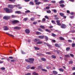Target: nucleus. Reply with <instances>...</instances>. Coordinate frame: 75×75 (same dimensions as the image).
Returning <instances> with one entry per match:
<instances>
[{
    "label": "nucleus",
    "mask_w": 75,
    "mask_h": 75,
    "mask_svg": "<svg viewBox=\"0 0 75 75\" xmlns=\"http://www.w3.org/2000/svg\"><path fill=\"white\" fill-rule=\"evenodd\" d=\"M34 61V59L32 58L25 59V61L26 62H30V63H33V61Z\"/></svg>",
    "instance_id": "f257e3e1"
},
{
    "label": "nucleus",
    "mask_w": 75,
    "mask_h": 75,
    "mask_svg": "<svg viewBox=\"0 0 75 75\" xmlns=\"http://www.w3.org/2000/svg\"><path fill=\"white\" fill-rule=\"evenodd\" d=\"M4 10L6 12L8 13H12L13 11L11 9H9L8 8H4Z\"/></svg>",
    "instance_id": "f03ea898"
},
{
    "label": "nucleus",
    "mask_w": 75,
    "mask_h": 75,
    "mask_svg": "<svg viewBox=\"0 0 75 75\" xmlns=\"http://www.w3.org/2000/svg\"><path fill=\"white\" fill-rule=\"evenodd\" d=\"M7 7L10 8H14V6L11 5H8Z\"/></svg>",
    "instance_id": "7ed1b4c3"
},
{
    "label": "nucleus",
    "mask_w": 75,
    "mask_h": 75,
    "mask_svg": "<svg viewBox=\"0 0 75 75\" xmlns=\"http://www.w3.org/2000/svg\"><path fill=\"white\" fill-rule=\"evenodd\" d=\"M10 18V17L7 16H5L3 17L4 19L5 20H8V19H9Z\"/></svg>",
    "instance_id": "20e7f679"
},
{
    "label": "nucleus",
    "mask_w": 75,
    "mask_h": 75,
    "mask_svg": "<svg viewBox=\"0 0 75 75\" xmlns=\"http://www.w3.org/2000/svg\"><path fill=\"white\" fill-rule=\"evenodd\" d=\"M25 32L26 33H27V34H29L30 32V31L29 29H27L25 30Z\"/></svg>",
    "instance_id": "39448f33"
},
{
    "label": "nucleus",
    "mask_w": 75,
    "mask_h": 75,
    "mask_svg": "<svg viewBox=\"0 0 75 75\" xmlns=\"http://www.w3.org/2000/svg\"><path fill=\"white\" fill-rule=\"evenodd\" d=\"M56 22L57 23V25H61V23H60V21H59V20H57L56 21Z\"/></svg>",
    "instance_id": "423d86ee"
},
{
    "label": "nucleus",
    "mask_w": 75,
    "mask_h": 75,
    "mask_svg": "<svg viewBox=\"0 0 75 75\" xmlns=\"http://www.w3.org/2000/svg\"><path fill=\"white\" fill-rule=\"evenodd\" d=\"M61 27L62 28H65L67 27V26L64 24H63L61 25Z\"/></svg>",
    "instance_id": "0eeeda50"
},
{
    "label": "nucleus",
    "mask_w": 75,
    "mask_h": 75,
    "mask_svg": "<svg viewBox=\"0 0 75 75\" xmlns=\"http://www.w3.org/2000/svg\"><path fill=\"white\" fill-rule=\"evenodd\" d=\"M12 23H13L14 24H16V23H18V21L17 20H14L12 21Z\"/></svg>",
    "instance_id": "6e6552de"
},
{
    "label": "nucleus",
    "mask_w": 75,
    "mask_h": 75,
    "mask_svg": "<svg viewBox=\"0 0 75 75\" xmlns=\"http://www.w3.org/2000/svg\"><path fill=\"white\" fill-rule=\"evenodd\" d=\"M4 30H5V31H6L7 30H8V28L7 26H4Z\"/></svg>",
    "instance_id": "1a4fd4ad"
},
{
    "label": "nucleus",
    "mask_w": 75,
    "mask_h": 75,
    "mask_svg": "<svg viewBox=\"0 0 75 75\" xmlns=\"http://www.w3.org/2000/svg\"><path fill=\"white\" fill-rule=\"evenodd\" d=\"M42 67V66L41 65L38 66L37 67V69L38 70H40Z\"/></svg>",
    "instance_id": "9d476101"
},
{
    "label": "nucleus",
    "mask_w": 75,
    "mask_h": 75,
    "mask_svg": "<svg viewBox=\"0 0 75 75\" xmlns=\"http://www.w3.org/2000/svg\"><path fill=\"white\" fill-rule=\"evenodd\" d=\"M38 38H40V39H42L44 38V35H41L38 36Z\"/></svg>",
    "instance_id": "9b49d317"
},
{
    "label": "nucleus",
    "mask_w": 75,
    "mask_h": 75,
    "mask_svg": "<svg viewBox=\"0 0 75 75\" xmlns=\"http://www.w3.org/2000/svg\"><path fill=\"white\" fill-rule=\"evenodd\" d=\"M53 74H54V75H57V74H58V72L55 71H53Z\"/></svg>",
    "instance_id": "f8f14e48"
},
{
    "label": "nucleus",
    "mask_w": 75,
    "mask_h": 75,
    "mask_svg": "<svg viewBox=\"0 0 75 75\" xmlns=\"http://www.w3.org/2000/svg\"><path fill=\"white\" fill-rule=\"evenodd\" d=\"M6 34H7L8 35H9L10 37H13V38L14 37L13 35L9 34V33H6Z\"/></svg>",
    "instance_id": "ddd939ff"
},
{
    "label": "nucleus",
    "mask_w": 75,
    "mask_h": 75,
    "mask_svg": "<svg viewBox=\"0 0 75 75\" xmlns=\"http://www.w3.org/2000/svg\"><path fill=\"white\" fill-rule=\"evenodd\" d=\"M54 52H57L58 54H60V53H61V52H60V51H59V50L58 51V50H54Z\"/></svg>",
    "instance_id": "4468645a"
},
{
    "label": "nucleus",
    "mask_w": 75,
    "mask_h": 75,
    "mask_svg": "<svg viewBox=\"0 0 75 75\" xmlns=\"http://www.w3.org/2000/svg\"><path fill=\"white\" fill-rule=\"evenodd\" d=\"M64 2V1L61 0L59 2V4H63Z\"/></svg>",
    "instance_id": "2eb2a0df"
},
{
    "label": "nucleus",
    "mask_w": 75,
    "mask_h": 75,
    "mask_svg": "<svg viewBox=\"0 0 75 75\" xmlns=\"http://www.w3.org/2000/svg\"><path fill=\"white\" fill-rule=\"evenodd\" d=\"M59 70L60 71H61V72H64V69L62 68L59 69Z\"/></svg>",
    "instance_id": "dca6fc26"
},
{
    "label": "nucleus",
    "mask_w": 75,
    "mask_h": 75,
    "mask_svg": "<svg viewBox=\"0 0 75 75\" xmlns=\"http://www.w3.org/2000/svg\"><path fill=\"white\" fill-rule=\"evenodd\" d=\"M33 75H38V74L37 73L35 72H34L33 73Z\"/></svg>",
    "instance_id": "f3484780"
},
{
    "label": "nucleus",
    "mask_w": 75,
    "mask_h": 75,
    "mask_svg": "<svg viewBox=\"0 0 75 75\" xmlns=\"http://www.w3.org/2000/svg\"><path fill=\"white\" fill-rule=\"evenodd\" d=\"M40 28H42L43 29H45V28L44 27V26L41 25L40 26Z\"/></svg>",
    "instance_id": "a211bd4d"
},
{
    "label": "nucleus",
    "mask_w": 75,
    "mask_h": 75,
    "mask_svg": "<svg viewBox=\"0 0 75 75\" xmlns=\"http://www.w3.org/2000/svg\"><path fill=\"white\" fill-rule=\"evenodd\" d=\"M45 38L46 40V41H48V38L47 36H45Z\"/></svg>",
    "instance_id": "6ab92c4d"
},
{
    "label": "nucleus",
    "mask_w": 75,
    "mask_h": 75,
    "mask_svg": "<svg viewBox=\"0 0 75 75\" xmlns=\"http://www.w3.org/2000/svg\"><path fill=\"white\" fill-rule=\"evenodd\" d=\"M36 33L37 35H41V33L39 32H36Z\"/></svg>",
    "instance_id": "aec40b11"
},
{
    "label": "nucleus",
    "mask_w": 75,
    "mask_h": 75,
    "mask_svg": "<svg viewBox=\"0 0 75 75\" xmlns=\"http://www.w3.org/2000/svg\"><path fill=\"white\" fill-rule=\"evenodd\" d=\"M11 17L12 18H16V17H17V16L14 15H12Z\"/></svg>",
    "instance_id": "412c9836"
},
{
    "label": "nucleus",
    "mask_w": 75,
    "mask_h": 75,
    "mask_svg": "<svg viewBox=\"0 0 75 75\" xmlns=\"http://www.w3.org/2000/svg\"><path fill=\"white\" fill-rule=\"evenodd\" d=\"M46 45H47V46L49 47V48H50L51 47V45H49V44H48V43H46Z\"/></svg>",
    "instance_id": "4be33fe9"
},
{
    "label": "nucleus",
    "mask_w": 75,
    "mask_h": 75,
    "mask_svg": "<svg viewBox=\"0 0 75 75\" xmlns=\"http://www.w3.org/2000/svg\"><path fill=\"white\" fill-rule=\"evenodd\" d=\"M14 29L15 30H18V29H19V27H14Z\"/></svg>",
    "instance_id": "5701e85b"
},
{
    "label": "nucleus",
    "mask_w": 75,
    "mask_h": 75,
    "mask_svg": "<svg viewBox=\"0 0 75 75\" xmlns=\"http://www.w3.org/2000/svg\"><path fill=\"white\" fill-rule=\"evenodd\" d=\"M60 6L61 7H65V5L64 4H61L60 5Z\"/></svg>",
    "instance_id": "b1692460"
},
{
    "label": "nucleus",
    "mask_w": 75,
    "mask_h": 75,
    "mask_svg": "<svg viewBox=\"0 0 75 75\" xmlns=\"http://www.w3.org/2000/svg\"><path fill=\"white\" fill-rule=\"evenodd\" d=\"M59 38L60 40H64V38L62 37H59Z\"/></svg>",
    "instance_id": "393cba45"
},
{
    "label": "nucleus",
    "mask_w": 75,
    "mask_h": 75,
    "mask_svg": "<svg viewBox=\"0 0 75 75\" xmlns=\"http://www.w3.org/2000/svg\"><path fill=\"white\" fill-rule=\"evenodd\" d=\"M37 44H42V42H39L37 43Z\"/></svg>",
    "instance_id": "a878e982"
},
{
    "label": "nucleus",
    "mask_w": 75,
    "mask_h": 75,
    "mask_svg": "<svg viewBox=\"0 0 75 75\" xmlns=\"http://www.w3.org/2000/svg\"><path fill=\"white\" fill-rule=\"evenodd\" d=\"M41 59L42 60V61H46V59H45L44 58H41Z\"/></svg>",
    "instance_id": "bb28decb"
},
{
    "label": "nucleus",
    "mask_w": 75,
    "mask_h": 75,
    "mask_svg": "<svg viewBox=\"0 0 75 75\" xmlns=\"http://www.w3.org/2000/svg\"><path fill=\"white\" fill-rule=\"evenodd\" d=\"M34 48H35V50H40L39 48L38 47H34Z\"/></svg>",
    "instance_id": "cd10ccee"
},
{
    "label": "nucleus",
    "mask_w": 75,
    "mask_h": 75,
    "mask_svg": "<svg viewBox=\"0 0 75 75\" xmlns=\"http://www.w3.org/2000/svg\"><path fill=\"white\" fill-rule=\"evenodd\" d=\"M2 70V71H4V70H5V68L4 67H1L0 68Z\"/></svg>",
    "instance_id": "c85d7f7f"
},
{
    "label": "nucleus",
    "mask_w": 75,
    "mask_h": 75,
    "mask_svg": "<svg viewBox=\"0 0 75 75\" xmlns=\"http://www.w3.org/2000/svg\"><path fill=\"white\" fill-rule=\"evenodd\" d=\"M35 4H37V5H39V4H41V2H36Z\"/></svg>",
    "instance_id": "c756f323"
},
{
    "label": "nucleus",
    "mask_w": 75,
    "mask_h": 75,
    "mask_svg": "<svg viewBox=\"0 0 75 75\" xmlns=\"http://www.w3.org/2000/svg\"><path fill=\"white\" fill-rule=\"evenodd\" d=\"M41 70L42 71H45V72H47V70L43 69H42Z\"/></svg>",
    "instance_id": "7c9ffc66"
},
{
    "label": "nucleus",
    "mask_w": 75,
    "mask_h": 75,
    "mask_svg": "<svg viewBox=\"0 0 75 75\" xmlns=\"http://www.w3.org/2000/svg\"><path fill=\"white\" fill-rule=\"evenodd\" d=\"M29 4H30V5H34V3L32 1L30 2Z\"/></svg>",
    "instance_id": "2f4dec72"
},
{
    "label": "nucleus",
    "mask_w": 75,
    "mask_h": 75,
    "mask_svg": "<svg viewBox=\"0 0 75 75\" xmlns=\"http://www.w3.org/2000/svg\"><path fill=\"white\" fill-rule=\"evenodd\" d=\"M59 15L61 16H64V13H59Z\"/></svg>",
    "instance_id": "473e14b6"
},
{
    "label": "nucleus",
    "mask_w": 75,
    "mask_h": 75,
    "mask_svg": "<svg viewBox=\"0 0 75 75\" xmlns=\"http://www.w3.org/2000/svg\"><path fill=\"white\" fill-rule=\"evenodd\" d=\"M30 68V66H28L27 67H26V69H28Z\"/></svg>",
    "instance_id": "72a5a7b5"
},
{
    "label": "nucleus",
    "mask_w": 75,
    "mask_h": 75,
    "mask_svg": "<svg viewBox=\"0 0 75 75\" xmlns=\"http://www.w3.org/2000/svg\"><path fill=\"white\" fill-rule=\"evenodd\" d=\"M28 18H25L24 19H23V20L24 21H26L28 20Z\"/></svg>",
    "instance_id": "f704fd0d"
},
{
    "label": "nucleus",
    "mask_w": 75,
    "mask_h": 75,
    "mask_svg": "<svg viewBox=\"0 0 75 75\" xmlns=\"http://www.w3.org/2000/svg\"><path fill=\"white\" fill-rule=\"evenodd\" d=\"M66 51H69L70 50V48L69 47H67L66 49Z\"/></svg>",
    "instance_id": "c9c22d12"
},
{
    "label": "nucleus",
    "mask_w": 75,
    "mask_h": 75,
    "mask_svg": "<svg viewBox=\"0 0 75 75\" xmlns=\"http://www.w3.org/2000/svg\"><path fill=\"white\" fill-rule=\"evenodd\" d=\"M52 57L53 58H56V56L55 55H52Z\"/></svg>",
    "instance_id": "e433bc0d"
},
{
    "label": "nucleus",
    "mask_w": 75,
    "mask_h": 75,
    "mask_svg": "<svg viewBox=\"0 0 75 75\" xmlns=\"http://www.w3.org/2000/svg\"><path fill=\"white\" fill-rule=\"evenodd\" d=\"M30 10H28L25 11V13H30Z\"/></svg>",
    "instance_id": "4c0bfd02"
},
{
    "label": "nucleus",
    "mask_w": 75,
    "mask_h": 75,
    "mask_svg": "<svg viewBox=\"0 0 75 75\" xmlns=\"http://www.w3.org/2000/svg\"><path fill=\"white\" fill-rule=\"evenodd\" d=\"M47 13H51V11H50V10L47 11Z\"/></svg>",
    "instance_id": "58836bf2"
},
{
    "label": "nucleus",
    "mask_w": 75,
    "mask_h": 75,
    "mask_svg": "<svg viewBox=\"0 0 75 75\" xmlns=\"http://www.w3.org/2000/svg\"><path fill=\"white\" fill-rule=\"evenodd\" d=\"M46 31H47V32H48V33H51V31H50V30L48 29H46Z\"/></svg>",
    "instance_id": "ea45409f"
},
{
    "label": "nucleus",
    "mask_w": 75,
    "mask_h": 75,
    "mask_svg": "<svg viewBox=\"0 0 75 75\" xmlns=\"http://www.w3.org/2000/svg\"><path fill=\"white\" fill-rule=\"evenodd\" d=\"M46 31H47V32H48V33H51V31H50V30L48 29H46Z\"/></svg>",
    "instance_id": "a19ab883"
},
{
    "label": "nucleus",
    "mask_w": 75,
    "mask_h": 75,
    "mask_svg": "<svg viewBox=\"0 0 75 75\" xmlns=\"http://www.w3.org/2000/svg\"><path fill=\"white\" fill-rule=\"evenodd\" d=\"M46 54H48V55H51V53L50 52H46Z\"/></svg>",
    "instance_id": "79ce46f5"
},
{
    "label": "nucleus",
    "mask_w": 75,
    "mask_h": 75,
    "mask_svg": "<svg viewBox=\"0 0 75 75\" xmlns=\"http://www.w3.org/2000/svg\"><path fill=\"white\" fill-rule=\"evenodd\" d=\"M52 23H53L54 24H55V21L54 20H52Z\"/></svg>",
    "instance_id": "37998d69"
},
{
    "label": "nucleus",
    "mask_w": 75,
    "mask_h": 75,
    "mask_svg": "<svg viewBox=\"0 0 75 75\" xmlns=\"http://www.w3.org/2000/svg\"><path fill=\"white\" fill-rule=\"evenodd\" d=\"M69 64H73V62H72V61H70L69 62Z\"/></svg>",
    "instance_id": "c03bdc74"
},
{
    "label": "nucleus",
    "mask_w": 75,
    "mask_h": 75,
    "mask_svg": "<svg viewBox=\"0 0 75 75\" xmlns=\"http://www.w3.org/2000/svg\"><path fill=\"white\" fill-rule=\"evenodd\" d=\"M65 57H68V58H69V55L68 54H66L65 55Z\"/></svg>",
    "instance_id": "a18cd8bd"
},
{
    "label": "nucleus",
    "mask_w": 75,
    "mask_h": 75,
    "mask_svg": "<svg viewBox=\"0 0 75 75\" xmlns=\"http://www.w3.org/2000/svg\"><path fill=\"white\" fill-rule=\"evenodd\" d=\"M55 46L57 47H59V45H58V44H55Z\"/></svg>",
    "instance_id": "49530a36"
},
{
    "label": "nucleus",
    "mask_w": 75,
    "mask_h": 75,
    "mask_svg": "<svg viewBox=\"0 0 75 75\" xmlns=\"http://www.w3.org/2000/svg\"><path fill=\"white\" fill-rule=\"evenodd\" d=\"M21 52L22 54H25V52H23V50H21Z\"/></svg>",
    "instance_id": "de8ad7c7"
},
{
    "label": "nucleus",
    "mask_w": 75,
    "mask_h": 75,
    "mask_svg": "<svg viewBox=\"0 0 75 75\" xmlns=\"http://www.w3.org/2000/svg\"><path fill=\"white\" fill-rule=\"evenodd\" d=\"M42 21V22H45V18H43Z\"/></svg>",
    "instance_id": "09e8293b"
},
{
    "label": "nucleus",
    "mask_w": 75,
    "mask_h": 75,
    "mask_svg": "<svg viewBox=\"0 0 75 75\" xmlns=\"http://www.w3.org/2000/svg\"><path fill=\"white\" fill-rule=\"evenodd\" d=\"M52 36H53V37H55V36H56V35H55L54 33H52Z\"/></svg>",
    "instance_id": "8fccbe9b"
},
{
    "label": "nucleus",
    "mask_w": 75,
    "mask_h": 75,
    "mask_svg": "<svg viewBox=\"0 0 75 75\" xmlns=\"http://www.w3.org/2000/svg\"><path fill=\"white\" fill-rule=\"evenodd\" d=\"M51 2L52 3H55L56 2L55 1H51Z\"/></svg>",
    "instance_id": "3c124183"
},
{
    "label": "nucleus",
    "mask_w": 75,
    "mask_h": 75,
    "mask_svg": "<svg viewBox=\"0 0 75 75\" xmlns=\"http://www.w3.org/2000/svg\"><path fill=\"white\" fill-rule=\"evenodd\" d=\"M31 21H34V18H30Z\"/></svg>",
    "instance_id": "603ef678"
},
{
    "label": "nucleus",
    "mask_w": 75,
    "mask_h": 75,
    "mask_svg": "<svg viewBox=\"0 0 75 75\" xmlns=\"http://www.w3.org/2000/svg\"><path fill=\"white\" fill-rule=\"evenodd\" d=\"M50 8L49 6H47L46 7V9L48 10V9H50Z\"/></svg>",
    "instance_id": "864d4df0"
},
{
    "label": "nucleus",
    "mask_w": 75,
    "mask_h": 75,
    "mask_svg": "<svg viewBox=\"0 0 75 75\" xmlns=\"http://www.w3.org/2000/svg\"><path fill=\"white\" fill-rule=\"evenodd\" d=\"M53 11H54V13H57V10L56 9H53Z\"/></svg>",
    "instance_id": "5fc2aeb1"
},
{
    "label": "nucleus",
    "mask_w": 75,
    "mask_h": 75,
    "mask_svg": "<svg viewBox=\"0 0 75 75\" xmlns=\"http://www.w3.org/2000/svg\"><path fill=\"white\" fill-rule=\"evenodd\" d=\"M15 13L16 14H19V11H16L15 12Z\"/></svg>",
    "instance_id": "6e6d98bb"
},
{
    "label": "nucleus",
    "mask_w": 75,
    "mask_h": 75,
    "mask_svg": "<svg viewBox=\"0 0 75 75\" xmlns=\"http://www.w3.org/2000/svg\"><path fill=\"white\" fill-rule=\"evenodd\" d=\"M45 17L46 18H47V19H49V18H48V17L47 16H45Z\"/></svg>",
    "instance_id": "4d7b16f0"
},
{
    "label": "nucleus",
    "mask_w": 75,
    "mask_h": 75,
    "mask_svg": "<svg viewBox=\"0 0 75 75\" xmlns=\"http://www.w3.org/2000/svg\"><path fill=\"white\" fill-rule=\"evenodd\" d=\"M31 69H35V67H32L31 68Z\"/></svg>",
    "instance_id": "13d9d810"
},
{
    "label": "nucleus",
    "mask_w": 75,
    "mask_h": 75,
    "mask_svg": "<svg viewBox=\"0 0 75 75\" xmlns=\"http://www.w3.org/2000/svg\"><path fill=\"white\" fill-rule=\"evenodd\" d=\"M38 23L37 22H34L33 23V24H37Z\"/></svg>",
    "instance_id": "bf43d9fd"
},
{
    "label": "nucleus",
    "mask_w": 75,
    "mask_h": 75,
    "mask_svg": "<svg viewBox=\"0 0 75 75\" xmlns=\"http://www.w3.org/2000/svg\"><path fill=\"white\" fill-rule=\"evenodd\" d=\"M42 55V54L41 53H38L37 54V55L38 56H40V55Z\"/></svg>",
    "instance_id": "052dcab7"
},
{
    "label": "nucleus",
    "mask_w": 75,
    "mask_h": 75,
    "mask_svg": "<svg viewBox=\"0 0 75 75\" xmlns=\"http://www.w3.org/2000/svg\"><path fill=\"white\" fill-rule=\"evenodd\" d=\"M67 13H68V14H69V13H70V11L69 10H67Z\"/></svg>",
    "instance_id": "680f3d73"
},
{
    "label": "nucleus",
    "mask_w": 75,
    "mask_h": 75,
    "mask_svg": "<svg viewBox=\"0 0 75 75\" xmlns=\"http://www.w3.org/2000/svg\"><path fill=\"white\" fill-rule=\"evenodd\" d=\"M50 68H51V67H49L48 66L46 67V69H50Z\"/></svg>",
    "instance_id": "e2e57ef3"
},
{
    "label": "nucleus",
    "mask_w": 75,
    "mask_h": 75,
    "mask_svg": "<svg viewBox=\"0 0 75 75\" xmlns=\"http://www.w3.org/2000/svg\"><path fill=\"white\" fill-rule=\"evenodd\" d=\"M9 1H12V2H14L15 1H16L15 0H9Z\"/></svg>",
    "instance_id": "0e129e2a"
},
{
    "label": "nucleus",
    "mask_w": 75,
    "mask_h": 75,
    "mask_svg": "<svg viewBox=\"0 0 75 75\" xmlns=\"http://www.w3.org/2000/svg\"><path fill=\"white\" fill-rule=\"evenodd\" d=\"M75 46V44H72V47H74Z\"/></svg>",
    "instance_id": "69168bd1"
},
{
    "label": "nucleus",
    "mask_w": 75,
    "mask_h": 75,
    "mask_svg": "<svg viewBox=\"0 0 75 75\" xmlns=\"http://www.w3.org/2000/svg\"><path fill=\"white\" fill-rule=\"evenodd\" d=\"M72 71H74L75 70V67H74L72 69Z\"/></svg>",
    "instance_id": "338daca9"
},
{
    "label": "nucleus",
    "mask_w": 75,
    "mask_h": 75,
    "mask_svg": "<svg viewBox=\"0 0 75 75\" xmlns=\"http://www.w3.org/2000/svg\"><path fill=\"white\" fill-rule=\"evenodd\" d=\"M25 75H31V74H30V73H27V74H26Z\"/></svg>",
    "instance_id": "774afa93"
}]
</instances>
